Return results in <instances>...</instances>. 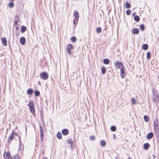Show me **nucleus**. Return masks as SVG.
Wrapping results in <instances>:
<instances>
[{"instance_id": "17", "label": "nucleus", "mask_w": 159, "mask_h": 159, "mask_svg": "<svg viewBox=\"0 0 159 159\" xmlns=\"http://www.w3.org/2000/svg\"><path fill=\"white\" fill-rule=\"evenodd\" d=\"M103 62L105 64H108L109 63L110 61L108 59H105L103 60Z\"/></svg>"}, {"instance_id": "27", "label": "nucleus", "mask_w": 159, "mask_h": 159, "mask_svg": "<svg viewBox=\"0 0 159 159\" xmlns=\"http://www.w3.org/2000/svg\"><path fill=\"white\" fill-rule=\"evenodd\" d=\"M134 20L137 21H138L139 20V17L138 16H135L134 17Z\"/></svg>"}, {"instance_id": "4", "label": "nucleus", "mask_w": 159, "mask_h": 159, "mask_svg": "<svg viewBox=\"0 0 159 159\" xmlns=\"http://www.w3.org/2000/svg\"><path fill=\"white\" fill-rule=\"evenodd\" d=\"M40 76L42 79L44 80H46L48 78V75L46 72H43L41 73Z\"/></svg>"}, {"instance_id": "3", "label": "nucleus", "mask_w": 159, "mask_h": 159, "mask_svg": "<svg viewBox=\"0 0 159 159\" xmlns=\"http://www.w3.org/2000/svg\"><path fill=\"white\" fill-rule=\"evenodd\" d=\"M40 142L42 144L43 143V139L44 138L43 131V128L41 126H40Z\"/></svg>"}, {"instance_id": "43", "label": "nucleus", "mask_w": 159, "mask_h": 159, "mask_svg": "<svg viewBox=\"0 0 159 159\" xmlns=\"http://www.w3.org/2000/svg\"><path fill=\"white\" fill-rule=\"evenodd\" d=\"M8 158V159H13L11 157H9Z\"/></svg>"}, {"instance_id": "20", "label": "nucleus", "mask_w": 159, "mask_h": 159, "mask_svg": "<svg viewBox=\"0 0 159 159\" xmlns=\"http://www.w3.org/2000/svg\"><path fill=\"white\" fill-rule=\"evenodd\" d=\"M148 46L147 44H145L142 46V48L144 50H147L148 49Z\"/></svg>"}, {"instance_id": "37", "label": "nucleus", "mask_w": 159, "mask_h": 159, "mask_svg": "<svg viewBox=\"0 0 159 159\" xmlns=\"http://www.w3.org/2000/svg\"><path fill=\"white\" fill-rule=\"evenodd\" d=\"M13 2H11L9 3V7H12L14 6V4L12 3Z\"/></svg>"}, {"instance_id": "40", "label": "nucleus", "mask_w": 159, "mask_h": 159, "mask_svg": "<svg viewBox=\"0 0 159 159\" xmlns=\"http://www.w3.org/2000/svg\"><path fill=\"white\" fill-rule=\"evenodd\" d=\"M67 142L68 143H70V144H71L72 142V140L70 139H68V140Z\"/></svg>"}, {"instance_id": "16", "label": "nucleus", "mask_w": 159, "mask_h": 159, "mask_svg": "<svg viewBox=\"0 0 159 159\" xmlns=\"http://www.w3.org/2000/svg\"><path fill=\"white\" fill-rule=\"evenodd\" d=\"M150 145L148 143H146L143 145V148L145 150H147L148 149Z\"/></svg>"}, {"instance_id": "10", "label": "nucleus", "mask_w": 159, "mask_h": 159, "mask_svg": "<svg viewBox=\"0 0 159 159\" xmlns=\"http://www.w3.org/2000/svg\"><path fill=\"white\" fill-rule=\"evenodd\" d=\"M20 43L22 45H24L25 43L26 40L25 38L24 37H21L20 39Z\"/></svg>"}, {"instance_id": "18", "label": "nucleus", "mask_w": 159, "mask_h": 159, "mask_svg": "<svg viewBox=\"0 0 159 159\" xmlns=\"http://www.w3.org/2000/svg\"><path fill=\"white\" fill-rule=\"evenodd\" d=\"M5 153H6V157H7V158H8L9 157H10V154L9 153V152H4V158L5 159L6 158H5Z\"/></svg>"}, {"instance_id": "1", "label": "nucleus", "mask_w": 159, "mask_h": 159, "mask_svg": "<svg viewBox=\"0 0 159 159\" xmlns=\"http://www.w3.org/2000/svg\"><path fill=\"white\" fill-rule=\"evenodd\" d=\"M158 125V119H157L155 120L153 124L154 131L156 132L157 135H158L159 134V129Z\"/></svg>"}, {"instance_id": "13", "label": "nucleus", "mask_w": 159, "mask_h": 159, "mask_svg": "<svg viewBox=\"0 0 159 159\" xmlns=\"http://www.w3.org/2000/svg\"><path fill=\"white\" fill-rule=\"evenodd\" d=\"M74 16L76 19L78 20V17H79V14L77 11H75L74 13Z\"/></svg>"}, {"instance_id": "33", "label": "nucleus", "mask_w": 159, "mask_h": 159, "mask_svg": "<svg viewBox=\"0 0 159 159\" xmlns=\"http://www.w3.org/2000/svg\"><path fill=\"white\" fill-rule=\"evenodd\" d=\"M76 40V39L75 36L72 37L71 38V40L73 42H75Z\"/></svg>"}, {"instance_id": "41", "label": "nucleus", "mask_w": 159, "mask_h": 159, "mask_svg": "<svg viewBox=\"0 0 159 159\" xmlns=\"http://www.w3.org/2000/svg\"><path fill=\"white\" fill-rule=\"evenodd\" d=\"M78 21V20H77V19H76L75 18V19L74 20V24H77V23H75V21Z\"/></svg>"}, {"instance_id": "45", "label": "nucleus", "mask_w": 159, "mask_h": 159, "mask_svg": "<svg viewBox=\"0 0 159 159\" xmlns=\"http://www.w3.org/2000/svg\"><path fill=\"white\" fill-rule=\"evenodd\" d=\"M17 21H16L15 22V24H17Z\"/></svg>"}, {"instance_id": "22", "label": "nucleus", "mask_w": 159, "mask_h": 159, "mask_svg": "<svg viewBox=\"0 0 159 159\" xmlns=\"http://www.w3.org/2000/svg\"><path fill=\"white\" fill-rule=\"evenodd\" d=\"M26 30V27L24 26H22L21 27V31L23 33L25 32Z\"/></svg>"}, {"instance_id": "25", "label": "nucleus", "mask_w": 159, "mask_h": 159, "mask_svg": "<svg viewBox=\"0 0 159 159\" xmlns=\"http://www.w3.org/2000/svg\"><path fill=\"white\" fill-rule=\"evenodd\" d=\"M106 144V143L104 140H102L100 141V145L101 146H104Z\"/></svg>"}, {"instance_id": "47", "label": "nucleus", "mask_w": 159, "mask_h": 159, "mask_svg": "<svg viewBox=\"0 0 159 159\" xmlns=\"http://www.w3.org/2000/svg\"><path fill=\"white\" fill-rule=\"evenodd\" d=\"M158 78L159 79V76H158Z\"/></svg>"}, {"instance_id": "7", "label": "nucleus", "mask_w": 159, "mask_h": 159, "mask_svg": "<svg viewBox=\"0 0 159 159\" xmlns=\"http://www.w3.org/2000/svg\"><path fill=\"white\" fill-rule=\"evenodd\" d=\"M1 40L3 45L5 46H7V43L6 38L5 37L1 38Z\"/></svg>"}, {"instance_id": "32", "label": "nucleus", "mask_w": 159, "mask_h": 159, "mask_svg": "<svg viewBox=\"0 0 159 159\" xmlns=\"http://www.w3.org/2000/svg\"><path fill=\"white\" fill-rule=\"evenodd\" d=\"M140 29L142 31H143L144 29L145 26L143 24L141 25L139 27Z\"/></svg>"}, {"instance_id": "31", "label": "nucleus", "mask_w": 159, "mask_h": 159, "mask_svg": "<svg viewBox=\"0 0 159 159\" xmlns=\"http://www.w3.org/2000/svg\"><path fill=\"white\" fill-rule=\"evenodd\" d=\"M125 7L127 8H129L130 7V4L128 3L127 2H126L125 4Z\"/></svg>"}, {"instance_id": "38", "label": "nucleus", "mask_w": 159, "mask_h": 159, "mask_svg": "<svg viewBox=\"0 0 159 159\" xmlns=\"http://www.w3.org/2000/svg\"><path fill=\"white\" fill-rule=\"evenodd\" d=\"M131 11L130 10H128L126 11V13L127 15H129L130 14Z\"/></svg>"}, {"instance_id": "30", "label": "nucleus", "mask_w": 159, "mask_h": 159, "mask_svg": "<svg viewBox=\"0 0 159 159\" xmlns=\"http://www.w3.org/2000/svg\"><path fill=\"white\" fill-rule=\"evenodd\" d=\"M34 94L36 96H39L40 94V92L37 90H36L34 92Z\"/></svg>"}, {"instance_id": "2", "label": "nucleus", "mask_w": 159, "mask_h": 159, "mask_svg": "<svg viewBox=\"0 0 159 159\" xmlns=\"http://www.w3.org/2000/svg\"><path fill=\"white\" fill-rule=\"evenodd\" d=\"M17 136V134L15 132H12L9 136L8 142L11 143L14 138Z\"/></svg>"}, {"instance_id": "24", "label": "nucleus", "mask_w": 159, "mask_h": 159, "mask_svg": "<svg viewBox=\"0 0 159 159\" xmlns=\"http://www.w3.org/2000/svg\"><path fill=\"white\" fill-rule=\"evenodd\" d=\"M96 31L97 33H100L102 31V29L100 27H98L96 29Z\"/></svg>"}, {"instance_id": "6", "label": "nucleus", "mask_w": 159, "mask_h": 159, "mask_svg": "<svg viewBox=\"0 0 159 159\" xmlns=\"http://www.w3.org/2000/svg\"><path fill=\"white\" fill-rule=\"evenodd\" d=\"M73 49V46L71 44H68L67 46V52L69 54H71V50Z\"/></svg>"}, {"instance_id": "21", "label": "nucleus", "mask_w": 159, "mask_h": 159, "mask_svg": "<svg viewBox=\"0 0 159 159\" xmlns=\"http://www.w3.org/2000/svg\"><path fill=\"white\" fill-rule=\"evenodd\" d=\"M33 93V90L32 89H29L27 91V94H31Z\"/></svg>"}, {"instance_id": "14", "label": "nucleus", "mask_w": 159, "mask_h": 159, "mask_svg": "<svg viewBox=\"0 0 159 159\" xmlns=\"http://www.w3.org/2000/svg\"><path fill=\"white\" fill-rule=\"evenodd\" d=\"M62 134L64 135H67L68 133V130L66 129H64L62 131Z\"/></svg>"}, {"instance_id": "35", "label": "nucleus", "mask_w": 159, "mask_h": 159, "mask_svg": "<svg viewBox=\"0 0 159 159\" xmlns=\"http://www.w3.org/2000/svg\"><path fill=\"white\" fill-rule=\"evenodd\" d=\"M131 102L133 104H135L136 103L135 100L134 98H133L131 99Z\"/></svg>"}, {"instance_id": "39", "label": "nucleus", "mask_w": 159, "mask_h": 159, "mask_svg": "<svg viewBox=\"0 0 159 159\" xmlns=\"http://www.w3.org/2000/svg\"><path fill=\"white\" fill-rule=\"evenodd\" d=\"M95 137L94 136H90V139L92 140H93L95 139Z\"/></svg>"}, {"instance_id": "12", "label": "nucleus", "mask_w": 159, "mask_h": 159, "mask_svg": "<svg viewBox=\"0 0 159 159\" xmlns=\"http://www.w3.org/2000/svg\"><path fill=\"white\" fill-rule=\"evenodd\" d=\"M132 32L134 34H138L139 32V30L138 29L134 28L132 30Z\"/></svg>"}, {"instance_id": "29", "label": "nucleus", "mask_w": 159, "mask_h": 159, "mask_svg": "<svg viewBox=\"0 0 159 159\" xmlns=\"http://www.w3.org/2000/svg\"><path fill=\"white\" fill-rule=\"evenodd\" d=\"M144 119L145 122H147L149 121V118L147 116H145L144 117Z\"/></svg>"}, {"instance_id": "26", "label": "nucleus", "mask_w": 159, "mask_h": 159, "mask_svg": "<svg viewBox=\"0 0 159 159\" xmlns=\"http://www.w3.org/2000/svg\"><path fill=\"white\" fill-rule=\"evenodd\" d=\"M29 109L30 111V112L32 113H33L35 112V110H34V107H29Z\"/></svg>"}, {"instance_id": "8", "label": "nucleus", "mask_w": 159, "mask_h": 159, "mask_svg": "<svg viewBox=\"0 0 159 159\" xmlns=\"http://www.w3.org/2000/svg\"><path fill=\"white\" fill-rule=\"evenodd\" d=\"M120 69V75L121 77L124 78L125 75V74L124 72L125 70V67L123 68V69Z\"/></svg>"}, {"instance_id": "5", "label": "nucleus", "mask_w": 159, "mask_h": 159, "mask_svg": "<svg viewBox=\"0 0 159 159\" xmlns=\"http://www.w3.org/2000/svg\"><path fill=\"white\" fill-rule=\"evenodd\" d=\"M115 65L117 67V68L121 69H123V68L124 67L123 66L122 63L121 62H119L118 61L115 63Z\"/></svg>"}, {"instance_id": "34", "label": "nucleus", "mask_w": 159, "mask_h": 159, "mask_svg": "<svg viewBox=\"0 0 159 159\" xmlns=\"http://www.w3.org/2000/svg\"><path fill=\"white\" fill-rule=\"evenodd\" d=\"M151 54L150 52H148L147 53V57L148 59H149L150 58Z\"/></svg>"}, {"instance_id": "36", "label": "nucleus", "mask_w": 159, "mask_h": 159, "mask_svg": "<svg viewBox=\"0 0 159 159\" xmlns=\"http://www.w3.org/2000/svg\"><path fill=\"white\" fill-rule=\"evenodd\" d=\"M13 159H19V156L18 154H16L14 157Z\"/></svg>"}, {"instance_id": "9", "label": "nucleus", "mask_w": 159, "mask_h": 159, "mask_svg": "<svg viewBox=\"0 0 159 159\" xmlns=\"http://www.w3.org/2000/svg\"><path fill=\"white\" fill-rule=\"evenodd\" d=\"M19 142H20V143H19V148H18V150L20 151L21 149L23 150L24 148V146L23 145L21 144V140L20 139V138H19Z\"/></svg>"}, {"instance_id": "28", "label": "nucleus", "mask_w": 159, "mask_h": 159, "mask_svg": "<svg viewBox=\"0 0 159 159\" xmlns=\"http://www.w3.org/2000/svg\"><path fill=\"white\" fill-rule=\"evenodd\" d=\"M57 137L59 139H61V138L62 135L61 133L58 132L57 134Z\"/></svg>"}, {"instance_id": "11", "label": "nucleus", "mask_w": 159, "mask_h": 159, "mask_svg": "<svg viewBox=\"0 0 159 159\" xmlns=\"http://www.w3.org/2000/svg\"><path fill=\"white\" fill-rule=\"evenodd\" d=\"M153 134L152 133H149L147 136V138L148 139H151L153 137Z\"/></svg>"}, {"instance_id": "44", "label": "nucleus", "mask_w": 159, "mask_h": 159, "mask_svg": "<svg viewBox=\"0 0 159 159\" xmlns=\"http://www.w3.org/2000/svg\"><path fill=\"white\" fill-rule=\"evenodd\" d=\"M11 1V2H13L14 1V0H10Z\"/></svg>"}, {"instance_id": "23", "label": "nucleus", "mask_w": 159, "mask_h": 159, "mask_svg": "<svg viewBox=\"0 0 159 159\" xmlns=\"http://www.w3.org/2000/svg\"><path fill=\"white\" fill-rule=\"evenodd\" d=\"M110 129L112 131H115L116 130V127L115 126L113 125L111 127Z\"/></svg>"}, {"instance_id": "15", "label": "nucleus", "mask_w": 159, "mask_h": 159, "mask_svg": "<svg viewBox=\"0 0 159 159\" xmlns=\"http://www.w3.org/2000/svg\"><path fill=\"white\" fill-rule=\"evenodd\" d=\"M28 106L29 107H34V105L33 101H30L28 104Z\"/></svg>"}, {"instance_id": "46", "label": "nucleus", "mask_w": 159, "mask_h": 159, "mask_svg": "<svg viewBox=\"0 0 159 159\" xmlns=\"http://www.w3.org/2000/svg\"><path fill=\"white\" fill-rule=\"evenodd\" d=\"M43 159H47V158L46 157L44 158Z\"/></svg>"}, {"instance_id": "42", "label": "nucleus", "mask_w": 159, "mask_h": 159, "mask_svg": "<svg viewBox=\"0 0 159 159\" xmlns=\"http://www.w3.org/2000/svg\"><path fill=\"white\" fill-rule=\"evenodd\" d=\"M152 99H153V101L154 102L156 101V100L155 99L152 98Z\"/></svg>"}, {"instance_id": "19", "label": "nucleus", "mask_w": 159, "mask_h": 159, "mask_svg": "<svg viewBox=\"0 0 159 159\" xmlns=\"http://www.w3.org/2000/svg\"><path fill=\"white\" fill-rule=\"evenodd\" d=\"M106 68L104 66H102L101 67V70L102 73L103 74H104L106 72Z\"/></svg>"}]
</instances>
